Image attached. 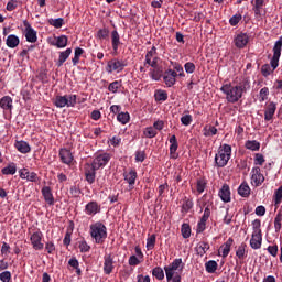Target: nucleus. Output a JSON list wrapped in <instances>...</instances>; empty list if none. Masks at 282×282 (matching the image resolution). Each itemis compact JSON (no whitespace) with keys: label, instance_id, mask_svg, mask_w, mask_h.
Instances as JSON below:
<instances>
[{"label":"nucleus","instance_id":"nucleus-1","mask_svg":"<svg viewBox=\"0 0 282 282\" xmlns=\"http://www.w3.org/2000/svg\"><path fill=\"white\" fill-rule=\"evenodd\" d=\"M250 89V80L242 78L232 83L223 84L220 91L226 96L227 102H239Z\"/></svg>","mask_w":282,"mask_h":282},{"label":"nucleus","instance_id":"nucleus-2","mask_svg":"<svg viewBox=\"0 0 282 282\" xmlns=\"http://www.w3.org/2000/svg\"><path fill=\"white\" fill-rule=\"evenodd\" d=\"M281 50H282V36L275 42L273 46V56L271 58L270 64H265L262 66L261 72L263 76H270L279 67V58H281Z\"/></svg>","mask_w":282,"mask_h":282},{"label":"nucleus","instance_id":"nucleus-3","mask_svg":"<svg viewBox=\"0 0 282 282\" xmlns=\"http://www.w3.org/2000/svg\"><path fill=\"white\" fill-rule=\"evenodd\" d=\"M90 237L95 243H105L107 239V227L102 223H95L90 225Z\"/></svg>","mask_w":282,"mask_h":282},{"label":"nucleus","instance_id":"nucleus-4","mask_svg":"<svg viewBox=\"0 0 282 282\" xmlns=\"http://www.w3.org/2000/svg\"><path fill=\"white\" fill-rule=\"evenodd\" d=\"M232 155V148L229 144H223L218 149V153L215 156L217 166L224 167L228 164L230 156Z\"/></svg>","mask_w":282,"mask_h":282},{"label":"nucleus","instance_id":"nucleus-5","mask_svg":"<svg viewBox=\"0 0 282 282\" xmlns=\"http://www.w3.org/2000/svg\"><path fill=\"white\" fill-rule=\"evenodd\" d=\"M164 270L167 282L173 281L175 276H180V272L184 270V263L182 262V258L175 259L172 263L164 267Z\"/></svg>","mask_w":282,"mask_h":282},{"label":"nucleus","instance_id":"nucleus-6","mask_svg":"<svg viewBox=\"0 0 282 282\" xmlns=\"http://www.w3.org/2000/svg\"><path fill=\"white\" fill-rule=\"evenodd\" d=\"M252 226H253V232L250 239V247L253 250H259L263 241V237L261 236V220L259 219L253 220Z\"/></svg>","mask_w":282,"mask_h":282},{"label":"nucleus","instance_id":"nucleus-7","mask_svg":"<svg viewBox=\"0 0 282 282\" xmlns=\"http://www.w3.org/2000/svg\"><path fill=\"white\" fill-rule=\"evenodd\" d=\"M78 97L76 95H64V96H56L53 105L57 107V109H63L64 107H76V102Z\"/></svg>","mask_w":282,"mask_h":282},{"label":"nucleus","instance_id":"nucleus-8","mask_svg":"<svg viewBox=\"0 0 282 282\" xmlns=\"http://www.w3.org/2000/svg\"><path fill=\"white\" fill-rule=\"evenodd\" d=\"M124 67H127V62L122 59L113 58L107 63L106 72H108V74H113V72H116L117 74H120V72H122Z\"/></svg>","mask_w":282,"mask_h":282},{"label":"nucleus","instance_id":"nucleus-9","mask_svg":"<svg viewBox=\"0 0 282 282\" xmlns=\"http://www.w3.org/2000/svg\"><path fill=\"white\" fill-rule=\"evenodd\" d=\"M109 160H111V154L109 153L98 154L91 163L94 171H98V169H102V166H107V164L109 163Z\"/></svg>","mask_w":282,"mask_h":282},{"label":"nucleus","instance_id":"nucleus-10","mask_svg":"<svg viewBox=\"0 0 282 282\" xmlns=\"http://www.w3.org/2000/svg\"><path fill=\"white\" fill-rule=\"evenodd\" d=\"M30 241L33 250H43V232L40 229L31 234Z\"/></svg>","mask_w":282,"mask_h":282},{"label":"nucleus","instance_id":"nucleus-11","mask_svg":"<svg viewBox=\"0 0 282 282\" xmlns=\"http://www.w3.org/2000/svg\"><path fill=\"white\" fill-rule=\"evenodd\" d=\"M265 182V176L261 174L260 167H253L251 171V184L252 186H261Z\"/></svg>","mask_w":282,"mask_h":282},{"label":"nucleus","instance_id":"nucleus-12","mask_svg":"<svg viewBox=\"0 0 282 282\" xmlns=\"http://www.w3.org/2000/svg\"><path fill=\"white\" fill-rule=\"evenodd\" d=\"M249 41L250 36H248L246 33H239L234 39V43L239 50H243V47L248 45Z\"/></svg>","mask_w":282,"mask_h":282},{"label":"nucleus","instance_id":"nucleus-13","mask_svg":"<svg viewBox=\"0 0 282 282\" xmlns=\"http://www.w3.org/2000/svg\"><path fill=\"white\" fill-rule=\"evenodd\" d=\"M232 243H235V240L232 238H229L225 243H223L218 250L219 257H223V259H226V257L230 254Z\"/></svg>","mask_w":282,"mask_h":282},{"label":"nucleus","instance_id":"nucleus-14","mask_svg":"<svg viewBox=\"0 0 282 282\" xmlns=\"http://www.w3.org/2000/svg\"><path fill=\"white\" fill-rule=\"evenodd\" d=\"M48 43L54 47H58V50H63L67 47L68 39L67 35L55 36L54 40H50Z\"/></svg>","mask_w":282,"mask_h":282},{"label":"nucleus","instance_id":"nucleus-15","mask_svg":"<svg viewBox=\"0 0 282 282\" xmlns=\"http://www.w3.org/2000/svg\"><path fill=\"white\" fill-rule=\"evenodd\" d=\"M170 156L172 158V160H177V158H180V154L177 153V149H178V143H177V137H175V134H173L170 140Z\"/></svg>","mask_w":282,"mask_h":282},{"label":"nucleus","instance_id":"nucleus-16","mask_svg":"<svg viewBox=\"0 0 282 282\" xmlns=\"http://www.w3.org/2000/svg\"><path fill=\"white\" fill-rule=\"evenodd\" d=\"M21 180H28V182H39V174L30 172L28 169H21L19 171Z\"/></svg>","mask_w":282,"mask_h":282},{"label":"nucleus","instance_id":"nucleus-17","mask_svg":"<svg viewBox=\"0 0 282 282\" xmlns=\"http://www.w3.org/2000/svg\"><path fill=\"white\" fill-rule=\"evenodd\" d=\"M175 78H177V72L169 69L164 73L163 79L167 87H173V85H175Z\"/></svg>","mask_w":282,"mask_h":282},{"label":"nucleus","instance_id":"nucleus-18","mask_svg":"<svg viewBox=\"0 0 282 282\" xmlns=\"http://www.w3.org/2000/svg\"><path fill=\"white\" fill-rule=\"evenodd\" d=\"M24 25H25V39H26V41L29 43H36L37 36H36V32L32 28V25H30V23H28V21L24 22Z\"/></svg>","mask_w":282,"mask_h":282},{"label":"nucleus","instance_id":"nucleus-19","mask_svg":"<svg viewBox=\"0 0 282 282\" xmlns=\"http://www.w3.org/2000/svg\"><path fill=\"white\" fill-rule=\"evenodd\" d=\"M113 257L111 254H106L104 257V273L111 274L113 272Z\"/></svg>","mask_w":282,"mask_h":282},{"label":"nucleus","instance_id":"nucleus-20","mask_svg":"<svg viewBox=\"0 0 282 282\" xmlns=\"http://www.w3.org/2000/svg\"><path fill=\"white\" fill-rule=\"evenodd\" d=\"M274 113H276V104H274L273 101H271L265 110H264V120L267 122H270V120H272V118H274Z\"/></svg>","mask_w":282,"mask_h":282},{"label":"nucleus","instance_id":"nucleus-21","mask_svg":"<svg viewBox=\"0 0 282 282\" xmlns=\"http://www.w3.org/2000/svg\"><path fill=\"white\" fill-rule=\"evenodd\" d=\"M59 158L64 164H70L72 162H74V154H72V151L67 149L59 150Z\"/></svg>","mask_w":282,"mask_h":282},{"label":"nucleus","instance_id":"nucleus-22","mask_svg":"<svg viewBox=\"0 0 282 282\" xmlns=\"http://www.w3.org/2000/svg\"><path fill=\"white\" fill-rule=\"evenodd\" d=\"M85 213L90 216L98 215L100 213V205L96 202H90L85 206Z\"/></svg>","mask_w":282,"mask_h":282},{"label":"nucleus","instance_id":"nucleus-23","mask_svg":"<svg viewBox=\"0 0 282 282\" xmlns=\"http://www.w3.org/2000/svg\"><path fill=\"white\" fill-rule=\"evenodd\" d=\"M218 196L220 197L221 202L228 204L230 202V186L223 185V187L218 192Z\"/></svg>","mask_w":282,"mask_h":282},{"label":"nucleus","instance_id":"nucleus-24","mask_svg":"<svg viewBox=\"0 0 282 282\" xmlns=\"http://www.w3.org/2000/svg\"><path fill=\"white\" fill-rule=\"evenodd\" d=\"M124 180L126 182H128L130 188H133L135 180H138V172H135V170H130L129 172H126Z\"/></svg>","mask_w":282,"mask_h":282},{"label":"nucleus","instance_id":"nucleus-25","mask_svg":"<svg viewBox=\"0 0 282 282\" xmlns=\"http://www.w3.org/2000/svg\"><path fill=\"white\" fill-rule=\"evenodd\" d=\"M42 195L50 206H54V195L52 194V188H50V186H44L42 188Z\"/></svg>","mask_w":282,"mask_h":282},{"label":"nucleus","instance_id":"nucleus-26","mask_svg":"<svg viewBox=\"0 0 282 282\" xmlns=\"http://www.w3.org/2000/svg\"><path fill=\"white\" fill-rule=\"evenodd\" d=\"M263 6H265V0H254L253 12L256 19H261V10H263Z\"/></svg>","mask_w":282,"mask_h":282},{"label":"nucleus","instance_id":"nucleus-27","mask_svg":"<svg viewBox=\"0 0 282 282\" xmlns=\"http://www.w3.org/2000/svg\"><path fill=\"white\" fill-rule=\"evenodd\" d=\"M20 43L21 40H19V36L14 34L8 35L6 40V45L9 46L11 50H14V47H19Z\"/></svg>","mask_w":282,"mask_h":282},{"label":"nucleus","instance_id":"nucleus-28","mask_svg":"<svg viewBox=\"0 0 282 282\" xmlns=\"http://www.w3.org/2000/svg\"><path fill=\"white\" fill-rule=\"evenodd\" d=\"M0 107L4 111H12V97L4 96L0 99Z\"/></svg>","mask_w":282,"mask_h":282},{"label":"nucleus","instance_id":"nucleus-29","mask_svg":"<svg viewBox=\"0 0 282 282\" xmlns=\"http://www.w3.org/2000/svg\"><path fill=\"white\" fill-rule=\"evenodd\" d=\"M236 257H238L240 261H243V259L248 257V245L242 242L240 246H238L236 249Z\"/></svg>","mask_w":282,"mask_h":282},{"label":"nucleus","instance_id":"nucleus-30","mask_svg":"<svg viewBox=\"0 0 282 282\" xmlns=\"http://www.w3.org/2000/svg\"><path fill=\"white\" fill-rule=\"evenodd\" d=\"M15 149L20 153H30V151H32V148H30V144L25 141H17L15 142Z\"/></svg>","mask_w":282,"mask_h":282},{"label":"nucleus","instance_id":"nucleus-31","mask_svg":"<svg viewBox=\"0 0 282 282\" xmlns=\"http://www.w3.org/2000/svg\"><path fill=\"white\" fill-rule=\"evenodd\" d=\"M69 56H72V48H66L65 51L61 52L57 61V67H62L63 63H65Z\"/></svg>","mask_w":282,"mask_h":282},{"label":"nucleus","instance_id":"nucleus-32","mask_svg":"<svg viewBox=\"0 0 282 282\" xmlns=\"http://www.w3.org/2000/svg\"><path fill=\"white\" fill-rule=\"evenodd\" d=\"M208 250H210V245L208 242L202 241L196 246V252L200 257H204V254L208 252Z\"/></svg>","mask_w":282,"mask_h":282},{"label":"nucleus","instance_id":"nucleus-33","mask_svg":"<svg viewBox=\"0 0 282 282\" xmlns=\"http://www.w3.org/2000/svg\"><path fill=\"white\" fill-rule=\"evenodd\" d=\"M238 194L240 195V197H250V186L248 185V183H242L238 187Z\"/></svg>","mask_w":282,"mask_h":282},{"label":"nucleus","instance_id":"nucleus-34","mask_svg":"<svg viewBox=\"0 0 282 282\" xmlns=\"http://www.w3.org/2000/svg\"><path fill=\"white\" fill-rule=\"evenodd\" d=\"M111 42L113 51L118 52V46L120 45V34H118V31L111 32Z\"/></svg>","mask_w":282,"mask_h":282},{"label":"nucleus","instance_id":"nucleus-35","mask_svg":"<svg viewBox=\"0 0 282 282\" xmlns=\"http://www.w3.org/2000/svg\"><path fill=\"white\" fill-rule=\"evenodd\" d=\"M205 268L208 274H215V272H217V262L215 260H209L205 263Z\"/></svg>","mask_w":282,"mask_h":282},{"label":"nucleus","instance_id":"nucleus-36","mask_svg":"<svg viewBox=\"0 0 282 282\" xmlns=\"http://www.w3.org/2000/svg\"><path fill=\"white\" fill-rule=\"evenodd\" d=\"M2 175H14L17 173V164L10 163L8 166L2 169Z\"/></svg>","mask_w":282,"mask_h":282},{"label":"nucleus","instance_id":"nucleus-37","mask_svg":"<svg viewBox=\"0 0 282 282\" xmlns=\"http://www.w3.org/2000/svg\"><path fill=\"white\" fill-rule=\"evenodd\" d=\"M203 134L205 138H210V135H217V128L214 126H205L203 129Z\"/></svg>","mask_w":282,"mask_h":282},{"label":"nucleus","instance_id":"nucleus-38","mask_svg":"<svg viewBox=\"0 0 282 282\" xmlns=\"http://www.w3.org/2000/svg\"><path fill=\"white\" fill-rule=\"evenodd\" d=\"M158 56V48L155 46H152L150 51L145 54V63H151V59L155 58Z\"/></svg>","mask_w":282,"mask_h":282},{"label":"nucleus","instance_id":"nucleus-39","mask_svg":"<svg viewBox=\"0 0 282 282\" xmlns=\"http://www.w3.org/2000/svg\"><path fill=\"white\" fill-rule=\"evenodd\" d=\"M154 98H155V100H158L159 102H160V101L164 102V100H167L169 94H166L165 90H156L155 94H154Z\"/></svg>","mask_w":282,"mask_h":282},{"label":"nucleus","instance_id":"nucleus-40","mask_svg":"<svg viewBox=\"0 0 282 282\" xmlns=\"http://www.w3.org/2000/svg\"><path fill=\"white\" fill-rule=\"evenodd\" d=\"M181 232L183 239H188L191 237V225L184 223L181 227Z\"/></svg>","mask_w":282,"mask_h":282},{"label":"nucleus","instance_id":"nucleus-41","mask_svg":"<svg viewBox=\"0 0 282 282\" xmlns=\"http://www.w3.org/2000/svg\"><path fill=\"white\" fill-rule=\"evenodd\" d=\"M83 54H85V50L80 48V47H76L75 48V55L73 57V65H76L77 63H80V56H83Z\"/></svg>","mask_w":282,"mask_h":282},{"label":"nucleus","instance_id":"nucleus-42","mask_svg":"<svg viewBox=\"0 0 282 282\" xmlns=\"http://www.w3.org/2000/svg\"><path fill=\"white\" fill-rule=\"evenodd\" d=\"M246 149H249L250 151H259L261 149V143L258 141H247L246 142Z\"/></svg>","mask_w":282,"mask_h":282},{"label":"nucleus","instance_id":"nucleus-43","mask_svg":"<svg viewBox=\"0 0 282 282\" xmlns=\"http://www.w3.org/2000/svg\"><path fill=\"white\" fill-rule=\"evenodd\" d=\"M143 135L144 138H155V135H158V131L153 128V127H147L143 130Z\"/></svg>","mask_w":282,"mask_h":282},{"label":"nucleus","instance_id":"nucleus-44","mask_svg":"<svg viewBox=\"0 0 282 282\" xmlns=\"http://www.w3.org/2000/svg\"><path fill=\"white\" fill-rule=\"evenodd\" d=\"M130 118H131V117L129 116V112H120V113L117 116V120H118V122H120L121 124H128Z\"/></svg>","mask_w":282,"mask_h":282},{"label":"nucleus","instance_id":"nucleus-45","mask_svg":"<svg viewBox=\"0 0 282 282\" xmlns=\"http://www.w3.org/2000/svg\"><path fill=\"white\" fill-rule=\"evenodd\" d=\"M152 274L158 279V281H162L164 279V270L160 267L154 268Z\"/></svg>","mask_w":282,"mask_h":282},{"label":"nucleus","instance_id":"nucleus-46","mask_svg":"<svg viewBox=\"0 0 282 282\" xmlns=\"http://www.w3.org/2000/svg\"><path fill=\"white\" fill-rule=\"evenodd\" d=\"M282 228V214L278 213L275 218H274V229L275 232H279Z\"/></svg>","mask_w":282,"mask_h":282},{"label":"nucleus","instance_id":"nucleus-47","mask_svg":"<svg viewBox=\"0 0 282 282\" xmlns=\"http://www.w3.org/2000/svg\"><path fill=\"white\" fill-rule=\"evenodd\" d=\"M281 199H282V185L275 191L273 196V202L275 206H279V204H281Z\"/></svg>","mask_w":282,"mask_h":282},{"label":"nucleus","instance_id":"nucleus-48","mask_svg":"<svg viewBox=\"0 0 282 282\" xmlns=\"http://www.w3.org/2000/svg\"><path fill=\"white\" fill-rule=\"evenodd\" d=\"M121 87H122V84L118 80H115L108 86V90L111 91V94H116L118 89Z\"/></svg>","mask_w":282,"mask_h":282},{"label":"nucleus","instance_id":"nucleus-49","mask_svg":"<svg viewBox=\"0 0 282 282\" xmlns=\"http://www.w3.org/2000/svg\"><path fill=\"white\" fill-rule=\"evenodd\" d=\"M86 181L88 184H94L96 182V170L87 171L86 172Z\"/></svg>","mask_w":282,"mask_h":282},{"label":"nucleus","instance_id":"nucleus-50","mask_svg":"<svg viewBox=\"0 0 282 282\" xmlns=\"http://www.w3.org/2000/svg\"><path fill=\"white\" fill-rule=\"evenodd\" d=\"M241 19H242L241 13H236L229 19V24L232 26L239 25V22L241 21Z\"/></svg>","mask_w":282,"mask_h":282},{"label":"nucleus","instance_id":"nucleus-51","mask_svg":"<svg viewBox=\"0 0 282 282\" xmlns=\"http://www.w3.org/2000/svg\"><path fill=\"white\" fill-rule=\"evenodd\" d=\"M155 248V235H151L147 239V249L153 250Z\"/></svg>","mask_w":282,"mask_h":282},{"label":"nucleus","instance_id":"nucleus-52","mask_svg":"<svg viewBox=\"0 0 282 282\" xmlns=\"http://www.w3.org/2000/svg\"><path fill=\"white\" fill-rule=\"evenodd\" d=\"M63 23H65V20H63V18L50 20V24L53 25V28H63Z\"/></svg>","mask_w":282,"mask_h":282},{"label":"nucleus","instance_id":"nucleus-53","mask_svg":"<svg viewBox=\"0 0 282 282\" xmlns=\"http://www.w3.org/2000/svg\"><path fill=\"white\" fill-rule=\"evenodd\" d=\"M270 96V89L268 87H264L260 90V102H265V99Z\"/></svg>","mask_w":282,"mask_h":282},{"label":"nucleus","instance_id":"nucleus-54","mask_svg":"<svg viewBox=\"0 0 282 282\" xmlns=\"http://www.w3.org/2000/svg\"><path fill=\"white\" fill-rule=\"evenodd\" d=\"M17 8H19V2L17 0H10L7 3V10L8 12H12L14 10H17Z\"/></svg>","mask_w":282,"mask_h":282},{"label":"nucleus","instance_id":"nucleus-55","mask_svg":"<svg viewBox=\"0 0 282 282\" xmlns=\"http://www.w3.org/2000/svg\"><path fill=\"white\" fill-rule=\"evenodd\" d=\"M150 78H152V80H160V78H162V73L155 68H153L150 72Z\"/></svg>","mask_w":282,"mask_h":282},{"label":"nucleus","instance_id":"nucleus-56","mask_svg":"<svg viewBox=\"0 0 282 282\" xmlns=\"http://www.w3.org/2000/svg\"><path fill=\"white\" fill-rule=\"evenodd\" d=\"M197 193H204L206 189V180H198L196 184Z\"/></svg>","mask_w":282,"mask_h":282},{"label":"nucleus","instance_id":"nucleus-57","mask_svg":"<svg viewBox=\"0 0 282 282\" xmlns=\"http://www.w3.org/2000/svg\"><path fill=\"white\" fill-rule=\"evenodd\" d=\"M181 122H182V124H184V127L191 126V122H193V116H191V115L183 116L181 118Z\"/></svg>","mask_w":282,"mask_h":282},{"label":"nucleus","instance_id":"nucleus-58","mask_svg":"<svg viewBox=\"0 0 282 282\" xmlns=\"http://www.w3.org/2000/svg\"><path fill=\"white\" fill-rule=\"evenodd\" d=\"M267 250L271 257H276L279 254V246L276 245L269 246Z\"/></svg>","mask_w":282,"mask_h":282},{"label":"nucleus","instance_id":"nucleus-59","mask_svg":"<svg viewBox=\"0 0 282 282\" xmlns=\"http://www.w3.org/2000/svg\"><path fill=\"white\" fill-rule=\"evenodd\" d=\"M264 162H265V159L263 158V154L257 153L254 156V164L258 166H263Z\"/></svg>","mask_w":282,"mask_h":282},{"label":"nucleus","instance_id":"nucleus-60","mask_svg":"<svg viewBox=\"0 0 282 282\" xmlns=\"http://www.w3.org/2000/svg\"><path fill=\"white\" fill-rule=\"evenodd\" d=\"M11 279H12V274L10 273V271H4L0 273V281L10 282Z\"/></svg>","mask_w":282,"mask_h":282},{"label":"nucleus","instance_id":"nucleus-61","mask_svg":"<svg viewBox=\"0 0 282 282\" xmlns=\"http://www.w3.org/2000/svg\"><path fill=\"white\" fill-rule=\"evenodd\" d=\"M185 72L186 74H193V72H195V64L187 62L185 65Z\"/></svg>","mask_w":282,"mask_h":282},{"label":"nucleus","instance_id":"nucleus-62","mask_svg":"<svg viewBox=\"0 0 282 282\" xmlns=\"http://www.w3.org/2000/svg\"><path fill=\"white\" fill-rule=\"evenodd\" d=\"M182 208H183L184 213H188V210H191V208H193V202L191 199L185 200Z\"/></svg>","mask_w":282,"mask_h":282},{"label":"nucleus","instance_id":"nucleus-63","mask_svg":"<svg viewBox=\"0 0 282 282\" xmlns=\"http://www.w3.org/2000/svg\"><path fill=\"white\" fill-rule=\"evenodd\" d=\"M79 250H80V252H89V250H91V247L89 245H87L86 241H82L79 243Z\"/></svg>","mask_w":282,"mask_h":282},{"label":"nucleus","instance_id":"nucleus-64","mask_svg":"<svg viewBox=\"0 0 282 282\" xmlns=\"http://www.w3.org/2000/svg\"><path fill=\"white\" fill-rule=\"evenodd\" d=\"M98 39H107L109 36V30L100 29L97 33Z\"/></svg>","mask_w":282,"mask_h":282}]
</instances>
